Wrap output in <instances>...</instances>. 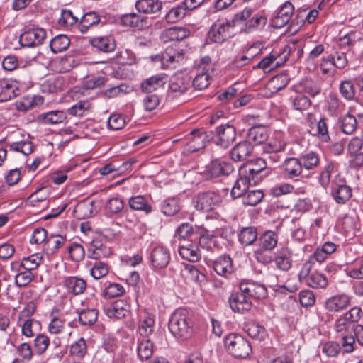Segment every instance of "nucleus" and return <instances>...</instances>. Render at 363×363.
Listing matches in <instances>:
<instances>
[{
	"mask_svg": "<svg viewBox=\"0 0 363 363\" xmlns=\"http://www.w3.org/2000/svg\"><path fill=\"white\" fill-rule=\"evenodd\" d=\"M253 145L247 140H243L237 143L230 152V159L235 162H245L252 155Z\"/></svg>",
	"mask_w": 363,
	"mask_h": 363,
	"instance_id": "obj_15",
	"label": "nucleus"
},
{
	"mask_svg": "<svg viewBox=\"0 0 363 363\" xmlns=\"http://www.w3.org/2000/svg\"><path fill=\"white\" fill-rule=\"evenodd\" d=\"M257 230L255 227L242 228L238 233V240L244 246L252 245L257 240Z\"/></svg>",
	"mask_w": 363,
	"mask_h": 363,
	"instance_id": "obj_38",
	"label": "nucleus"
},
{
	"mask_svg": "<svg viewBox=\"0 0 363 363\" xmlns=\"http://www.w3.org/2000/svg\"><path fill=\"white\" fill-rule=\"evenodd\" d=\"M191 78L187 74L177 73L174 74L169 79V91L179 96L185 94L190 88Z\"/></svg>",
	"mask_w": 363,
	"mask_h": 363,
	"instance_id": "obj_11",
	"label": "nucleus"
},
{
	"mask_svg": "<svg viewBox=\"0 0 363 363\" xmlns=\"http://www.w3.org/2000/svg\"><path fill=\"white\" fill-rule=\"evenodd\" d=\"M186 11H188L181 2L167 13L166 19L169 23H175L182 19L185 16Z\"/></svg>",
	"mask_w": 363,
	"mask_h": 363,
	"instance_id": "obj_59",
	"label": "nucleus"
},
{
	"mask_svg": "<svg viewBox=\"0 0 363 363\" xmlns=\"http://www.w3.org/2000/svg\"><path fill=\"white\" fill-rule=\"evenodd\" d=\"M42 259L43 256L39 253H35L27 257H23L19 267L32 271L39 266Z\"/></svg>",
	"mask_w": 363,
	"mask_h": 363,
	"instance_id": "obj_60",
	"label": "nucleus"
},
{
	"mask_svg": "<svg viewBox=\"0 0 363 363\" xmlns=\"http://www.w3.org/2000/svg\"><path fill=\"white\" fill-rule=\"evenodd\" d=\"M235 138V128L232 125L225 123L216 128L212 141L216 146L226 149L233 143Z\"/></svg>",
	"mask_w": 363,
	"mask_h": 363,
	"instance_id": "obj_6",
	"label": "nucleus"
},
{
	"mask_svg": "<svg viewBox=\"0 0 363 363\" xmlns=\"http://www.w3.org/2000/svg\"><path fill=\"white\" fill-rule=\"evenodd\" d=\"M104 313L110 318L121 319L130 313V305L127 301L118 299L104 307Z\"/></svg>",
	"mask_w": 363,
	"mask_h": 363,
	"instance_id": "obj_17",
	"label": "nucleus"
},
{
	"mask_svg": "<svg viewBox=\"0 0 363 363\" xmlns=\"http://www.w3.org/2000/svg\"><path fill=\"white\" fill-rule=\"evenodd\" d=\"M69 45V38L62 34L55 36L50 42V48L53 53H59L66 50Z\"/></svg>",
	"mask_w": 363,
	"mask_h": 363,
	"instance_id": "obj_42",
	"label": "nucleus"
},
{
	"mask_svg": "<svg viewBox=\"0 0 363 363\" xmlns=\"http://www.w3.org/2000/svg\"><path fill=\"white\" fill-rule=\"evenodd\" d=\"M302 165L298 158L290 157L284 160L283 171L284 175L289 179L300 176L302 173Z\"/></svg>",
	"mask_w": 363,
	"mask_h": 363,
	"instance_id": "obj_26",
	"label": "nucleus"
},
{
	"mask_svg": "<svg viewBox=\"0 0 363 363\" xmlns=\"http://www.w3.org/2000/svg\"><path fill=\"white\" fill-rule=\"evenodd\" d=\"M310 263H304L298 273L300 281H304L308 286L313 289H325L328 285L325 275L318 271L311 272Z\"/></svg>",
	"mask_w": 363,
	"mask_h": 363,
	"instance_id": "obj_5",
	"label": "nucleus"
},
{
	"mask_svg": "<svg viewBox=\"0 0 363 363\" xmlns=\"http://www.w3.org/2000/svg\"><path fill=\"white\" fill-rule=\"evenodd\" d=\"M66 113L62 111H52L41 113L38 116V120L45 124H58L66 119Z\"/></svg>",
	"mask_w": 363,
	"mask_h": 363,
	"instance_id": "obj_40",
	"label": "nucleus"
},
{
	"mask_svg": "<svg viewBox=\"0 0 363 363\" xmlns=\"http://www.w3.org/2000/svg\"><path fill=\"white\" fill-rule=\"evenodd\" d=\"M258 241L262 250L272 251L277 245L278 235L274 231L267 230L260 235Z\"/></svg>",
	"mask_w": 363,
	"mask_h": 363,
	"instance_id": "obj_34",
	"label": "nucleus"
},
{
	"mask_svg": "<svg viewBox=\"0 0 363 363\" xmlns=\"http://www.w3.org/2000/svg\"><path fill=\"white\" fill-rule=\"evenodd\" d=\"M213 267L218 275L227 277L233 272L232 259L228 255L220 256L214 261Z\"/></svg>",
	"mask_w": 363,
	"mask_h": 363,
	"instance_id": "obj_28",
	"label": "nucleus"
},
{
	"mask_svg": "<svg viewBox=\"0 0 363 363\" xmlns=\"http://www.w3.org/2000/svg\"><path fill=\"white\" fill-rule=\"evenodd\" d=\"M269 131L264 127L257 126L251 128L247 135V140L251 144L259 145L267 140Z\"/></svg>",
	"mask_w": 363,
	"mask_h": 363,
	"instance_id": "obj_33",
	"label": "nucleus"
},
{
	"mask_svg": "<svg viewBox=\"0 0 363 363\" xmlns=\"http://www.w3.org/2000/svg\"><path fill=\"white\" fill-rule=\"evenodd\" d=\"M160 208L164 215L174 216L180 210L179 199L177 197L167 198L160 203Z\"/></svg>",
	"mask_w": 363,
	"mask_h": 363,
	"instance_id": "obj_37",
	"label": "nucleus"
},
{
	"mask_svg": "<svg viewBox=\"0 0 363 363\" xmlns=\"http://www.w3.org/2000/svg\"><path fill=\"white\" fill-rule=\"evenodd\" d=\"M228 302L230 308L240 313L249 311L252 308V302L247 295L242 291L233 293L229 297Z\"/></svg>",
	"mask_w": 363,
	"mask_h": 363,
	"instance_id": "obj_14",
	"label": "nucleus"
},
{
	"mask_svg": "<svg viewBox=\"0 0 363 363\" xmlns=\"http://www.w3.org/2000/svg\"><path fill=\"white\" fill-rule=\"evenodd\" d=\"M179 253L183 259L191 262L199 261L201 257L198 245L193 242L179 245Z\"/></svg>",
	"mask_w": 363,
	"mask_h": 363,
	"instance_id": "obj_23",
	"label": "nucleus"
},
{
	"mask_svg": "<svg viewBox=\"0 0 363 363\" xmlns=\"http://www.w3.org/2000/svg\"><path fill=\"white\" fill-rule=\"evenodd\" d=\"M67 291L75 296L82 294L86 289V282L77 277H67L63 281Z\"/></svg>",
	"mask_w": 363,
	"mask_h": 363,
	"instance_id": "obj_24",
	"label": "nucleus"
},
{
	"mask_svg": "<svg viewBox=\"0 0 363 363\" xmlns=\"http://www.w3.org/2000/svg\"><path fill=\"white\" fill-rule=\"evenodd\" d=\"M245 330L251 337L258 340H263L267 336L264 328L255 321L247 323Z\"/></svg>",
	"mask_w": 363,
	"mask_h": 363,
	"instance_id": "obj_50",
	"label": "nucleus"
},
{
	"mask_svg": "<svg viewBox=\"0 0 363 363\" xmlns=\"http://www.w3.org/2000/svg\"><path fill=\"white\" fill-rule=\"evenodd\" d=\"M294 8L289 1L284 2L277 11L276 15L272 20V25L276 28L286 26L291 18Z\"/></svg>",
	"mask_w": 363,
	"mask_h": 363,
	"instance_id": "obj_12",
	"label": "nucleus"
},
{
	"mask_svg": "<svg viewBox=\"0 0 363 363\" xmlns=\"http://www.w3.org/2000/svg\"><path fill=\"white\" fill-rule=\"evenodd\" d=\"M91 44L99 51L104 52H111L116 49L115 40L108 36H99L91 40Z\"/></svg>",
	"mask_w": 363,
	"mask_h": 363,
	"instance_id": "obj_31",
	"label": "nucleus"
},
{
	"mask_svg": "<svg viewBox=\"0 0 363 363\" xmlns=\"http://www.w3.org/2000/svg\"><path fill=\"white\" fill-rule=\"evenodd\" d=\"M293 250L288 246H282L277 250L273 261L275 267L284 272H289L293 264Z\"/></svg>",
	"mask_w": 363,
	"mask_h": 363,
	"instance_id": "obj_10",
	"label": "nucleus"
},
{
	"mask_svg": "<svg viewBox=\"0 0 363 363\" xmlns=\"http://www.w3.org/2000/svg\"><path fill=\"white\" fill-rule=\"evenodd\" d=\"M329 119L325 116L320 117L318 119V123L315 125L312 130L311 135L318 138L323 143H328L330 141V136L328 130Z\"/></svg>",
	"mask_w": 363,
	"mask_h": 363,
	"instance_id": "obj_27",
	"label": "nucleus"
},
{
	"mask_svg": "<svg viewBox=\"0 0 363 363\" xmlns=\"http://www.w3.org/2000/svg\"><path fill=\"white\" fill-rule=\"evenodd\" d=\"M240 291L245 293L247 296L255 299H264L267 296V289L263 284L254 281H241L239 286Z\"/></svg>",
	"mask_w": 363,
	"mask_h": 363,
	"instance_id": "obj_13",
	"label": "nucleus"
},
{
	"mask_svg": "<svg viewBox=\"0 0 363 363\" xmlns=\"http://www.w3.org/2000/svg\"><path fill=\"white\" fill-rule=\"evenodd\" d=\"M100 21L99 16L94 11L85 13L81 18L78 25L79 29L82 33H86L88 29Z\"/></svg>",
	"mask_w": 363,
	"mask_h": 363,
	"instance_id": "obj_47",
	"label": "nucleus"
},
{
	"mask_svg": "<svg viewBox=\"0 0 363 363\" xmlns=\"http://www.w3.org/2000/svg\"><path fill=\"white\" fill-rule=\"evenodd\" d=\"M121 21L125 26L142 28L144 18L135 13H129L123 15Z\"/></svg>",
	"mask_w": 363,
	"mask_h": 363,
	"instance_id": "obj_55",
	"label": "nucleus"
},
{
	"mask_svg": "<svg viewBox=\"0 0 363 363\" xmlns=\"http://www.w3.org/2000/svg\"><path fill=\"white\" fill-rule=\"evenodd\" d=\"M335 167V163L332 160H326L323 169L321 171L318 182L322 187L326 189L330 182L331 174Z\"/></svg>",
	"mask_w": 363,
	"mask_h": 363,
	"instance_id": "obj_46",
	"label": "nucleus"
},
{
	"mask_svg": "<svg viewBox=\"0 0 363 363\" xmlns=\"http://www.w3.org/2000/svg\"><path fill=\"white\" fill-rule=\"evenodd\" d=\"M338 124L341 130L347 135L352 134L357 127L356 118L350 113L340 116L338 118Z\"/></svg>",
	"mask_w": 363,
	"mask_h": 363,
	"instance_id": "obj_39",
	"label": "nucleus"
},
{
	"mask_svg": "<svg viewBox=\"0 0 363 363\" xmlns=\"http://www.w3.org/2000/svg\"><path fill=\"white\" fill-rule=\"evenodd\" d=\"M225 346L233 357L245 359L252 352L250 342L242 336L235 333H231L225 338Z\"/></svg>",
	"mask_w": 363,
	"mask_h": 363,
	"instance_id": "obj_2",
	"label": "nucleus"
},
{
	"mask_svg": "<svg viewBox=\"0 0 363 363\" xmlns=\"http://www.w3.org/2000/svg\"><path fill=\"white\" fill-rule=\"evenodd\" d=\"M206 133L202 130L194 129L187 136L186 150L190 152H196L206 146Z\"/></svg>",
	"mask_w": 363,
	"mask_h": 363,
	"instance_id": "obj_16",
	"label": "nucleus"
},
{
	"mask_svg": "<svg viewBox=\"0 0 363 363\" xmlns=\"http://www.w3.org/2000/svg\"><path fill=\"white\" fill-rule=\"evenodd\" d=\"M170 260L169 250L162 246L152 249L150 253V261L155 268L162 269L167 266Z\"/></svg>",
	"mask_w": 363,
	"mask_h": 363,
	"instance_id": "obj_18",
	"label": "nucleus"
},
{
	"mask_svg": "<svg viewBox=\"0 0 363 363\" xmlns=\"http://www.w3.org/2000/svg\"><path fill=\"white\" fill-rule=\"evenodd\" d=\"M46 35V30L42 28L28 29L21 35L19 43L23 47H38L43 43Z\"/></svg>",
	"mask_w": 363,
	"mask_h": 363,
	"instance_id": "obj_8",
	"label": "nucleus"
},
{
	"mask_svg": "<svg viewBox=\"0 0 363 363\" xmlns=\"http://www.w3.org/2000/svg\"><path fill=\"white\" fill-rule=\"evenodd\" d=\"M164 33L172 41H180L189 35L188 30L181 27H172L166 30Z\"/></svg>",
	"mask_w": 363,
	"mask_h": 363,
	"instance_id": "obj_63",
	"label": "nucleus"
},
{
	"mask_svg": "<svg viewBox=\"0 0 363 363\" xmlns=\"http://www.w3.org/2000/svg\"><path fill=\"white\" fill-rule=\"evenodd\" d=\"M16 84L8 79H0V103L10 101L20 95Z\"/></svg>",
	"mask_w": 363,
	"mask_h": 363,
	"instance_id": "obj_20",
	"label": "nucleus"
},
{
	"mask_svg": "<svg viewBox=\"0 0 363 363\" xmlns=\"http://www.w3.org/2000/svg\"><path fill=\"white\" fill-rule=\"evenodd\" d=\"M292 108L296 111H305L311 106L309 98L301 93L296 94L290 99Z\"/></svg>",
	"mask_w": 363,
	"mask_h": 363,
	"instance_id": "obj_53",
	"label": "nucleus"
},
{
	"mask_svg": "<svg viewBox=\"0 0 363 363\" xmlns=\"http://www.w3.org/2000/svg\"><path fill=\"white\" fill-rule=\"evenodd\" d=\"M242 197L245 206H255L262 201L264 194L261 190H248Z\"/></svg>",
	"mask_w": 363,
	"mask_h": 363,
	"instance_id": "obj_54",
	"label": "nucleus"
},
{
	"mask_svg": "<svg viewBox=\"0 0 363 363\" xmlns=\"http://www.w3.org/2000/svg\"><path fill=\"white\" fill-rule=\"evenodd\" d=\"M166 81L167 75L165 74H158L144 81L141 84V88L143 91L150 93L162 86Z\"/></svg>",
	"mask_w": 363,
	"mask_h": 363,
	"instance_id": "obj_32",
	"label": "nucleus"
},
{
	"mask_svg": "<svg viewBox=\"0 0 363 363\" xmlns=\"http://www.w3.org/2000/svg\"><path fill=\"white\" fill-rule=\"evenodd\" d=\"M233 172L234 167L230 162L215 159L206 166L204 174L208 178H216L228 176Z\"/></svg>",
	"mask_w": 363,
	"mask_h": 363,
	"instance_id": "obj_9",
	"label": "nucleus"
},
{
	"mask_svg": "<svg viewBox=\"0 0 363 363\" xmlns=\"http://www.w3.org/2000/svg\"><path fill=\"white\" fill-rule=\"evenodd\" d=\"M347 264H354V266L347 271V275L356 279H363V255L354 259H349Z\"/></svg>",
	"mask_w": 363,
	"mask_h": 363,
	"instance_id": "obj_51",
	"label": "nucleus"
},
{
	"mask_svg": "<svg viewBox=\"0 0 363 363\" xmlns=\"http://www.w3.org/2000/svg\"><path fill=\"white\" fill-rule=\"evenodd\" d=\"M298 159L302 167L307 170L315 169L320 163L318 155L313 151L301 155Z\"/></svg>",
	"mask_w": 363,
	"mask_h": 363,
	"instance_id": "obj_43",
	"label": "nucleus"
},
{
	"mask_svg": "<svg viewBox=\"0 0 363 363\" xmlns=\"http://www.w3.org/2000/svg\"><path fill=\"white\" fill-rule=\"evenodd\" d=\"M193 325L189 311L181 308L176 309L172 314L168 328L174 337L187 340L193 334Z\"/></svg>",
	"mask_w": 363,
	"mask_h": 363,
	"instance_id": "obj_1",
	"label": "nucleus"
},
{
	"mask_svg": "<svg viewBox=\"0 0 363 363\" xmlns=\"http://www.w3.org/2000/svg\"><path fill=\"white\" fill-rule=\"evenodd\" d=\"M70 354L79 359L84 358L87 354V345L84 338L80 337L70 345Z\"/></svg>",
	"mask_w": 363,
	"mask_h": 363,
	"instance_id": "obj_56",
	"label": "nucleus"
},
{
	"mask_svg": "<svg viewBox=\"0 0 363 363\" xmlns=\"http://www.w3.org/2000/svg\"><path fill=\"white\" fill-rule=\"evenodd\" d=\"M130 91V87L125 84H121L118 86H114L104 90L102 94L107 98H114L123 96Z\"/></svg>",
	"mask_w": 363,
	"mask_h": 363,
	"instance_id": "obj_64",
	"label": "nucleus"
},
{
	"mask_svg": "<svg viewBox=\"0 0 363 363\" xmlns=\"http://www.w3.org/2000/svg\"><path fill=\"white\" fill-rule=\"evenodd\" d=\"M362 38V34L357 30H352L338 40L339 45L343 48L350 49Z\"/></svg>",
	"mask_w": 363,
	"mask_h": 363,
	"instance_id": "obj_44",
	"label": "nucleus"
},
{
	"mask_svg": "<svg viewBox=\"0 0 363 363\" xmlns=\"http://www.w3.org/2000/svg\"><path fill=\"white\" fill-rule=\"evenodd\" d=\"M123 208L124 202L123 199L118 197L109 199L104 205L105 213L108 217L118 214Z\"/></svg>",
	"mask_w": 363,
	"mask_h": 363,
	"instance_id": "obj_41",
	"label": "nucleus"
},
{
	"mask_svg": "<svg viewBox=\"0 0 363 363\" xmlns=\"http://www.w3.org/2000/svg\"><path fill=\"white\" fill-rule=\"evenodd\" d=\"M252 184V180L247 176L246 171L239 169V177L231 189V196L233 199L242 197Z\"/></svg>",
	"mask_w": 363,
	"mask_h": 363,
	"instance_id": "obj_21",
	"label": "nucleus"
},
{
	"mask_svg": "<svg viewBox=\"0 0 363 363\" xmlns=\"http://www.w3.org/2000/svg\"><path fill=\"white\" fill-rule=\"evenodd\" d=\"M298 89L299 91L308 94L311 97H315L321 91L320 86L311 79H303L300 82Z\"/></svg>",
	"mask_w": 363,
	"mask_h": 363,
	"instance_id": "obj_49",
	"label": "nucleus"
},
{
	"mask_svg": "<svg viewBox=\"0 0 363 363\" xmlns=\"http://www.w3.org/2000/svg\"><path fill=\"white\" fill-rule=\"evenodd\" d=\"M286 143L281 138H275L270 140L267 144L263 147L264 152H284L286 148Z\"/></svg>",
	"mask_w": 363,
	"mask_h": 363,
	"instance_id": "obj_61",
	"label": "nucleus"
},
{
	"mask_svg": "<svg viewBox=\"0 0 363 363\" xmlns=\"http://www.w3.org/2000/svg\"><path fill=\"white\" fill-rule=\"evenodd\" d=\"M222 202L221 196L211 191L198 194L196 196L195 208L196 210L208 212L219 206Z\"/></svg>",
	"mask_w": 363,
	"mask_h": 363,
	"instance_id": "obj_7",
	"label": "nucleus"
},
{
	"mask_svg": "<svg viewBox=\"0 0 363 363\" xmlns=\"http://www.w3.org/2000/svg\"><path fill=\"white\" fill-rule=\"evenodd\" d=\"M341 335L340 350H342L344 353H351L357 349L355 337L352 334H344Z\"/></svg>",
	"mask_w": 363,
	"mask_h": 363,
	"instance_id": "obj_62",
	"label": "nucleus"
},
{
	"mask_svg": "<svg viewBox=\"0 0 363 363\" xmlns=\"http://www.w3.org/2000/svg\"><path fill=\"white\" fill-rule=\"evenodd\" d=\"M265 160L261 158L257 160L256 163L252 166L243 165L240 167V169H245L246 171L247 176L252 180L253 184H257L262 179L263 175L262 173L265 170Z\"/></svg>",
	"mask_w": 363,
	"mask_h": 363,
	"instance_id": "obj_22",
	"label": "nucleus"
},
{
	"mask_svg": "<svg viewBox=\"0 0 363 363\" xmlns=\"http://www.w3.org/2000/svg\"><path fill=\"white\" fill-rule=\"evenodd\" d=\"M98 311L95 308L82 310L78 316L80 324L83 326H91L97 320Z\"/></svg>",
	"mask_w": 363,
	"mask_h": 363,
	"instance_id": "obj_52",
	"label": "nucleus"
},
{
	"mask_svg": "<svg viewBox=\"0 0 363 363\" xmlns=\"http://www.w3.org/2000/svg\"><path fill=\"white\" fill-rule=\"evenodd\" d=\"M135 7L141 13H156L161 10L162 3L159 0H138Z\"/></svg>",
	"mask_w": 363,
	"mask_h": 363,
	"instance_id": "obj_36",
	"label": "nucleus"
},
{
	"mask_svg": "<svg viewBox=\"0 0 363 363\" xmlns=\"http://www.w3.org/2000/svg\"><path fill=\"white\" fill-rule=\"evenodd\" d=\"M211 72H209V68H203V71H201V73H198L193 81H191V84L193 86L198 90H202L207 88L210 84Z\"/></svg>",
	"mask_w": 363,
	"mask_h": 363,
	"instance_id": "obj_48",
	"label": "nucleus"
},
{
	"mask_svg": "<svg viewBox=\"0 0 363 363\" xmlns=\"http://www.w3.org/2000/svg\"><path fill=\"white\" fill-rule=\"evenodd\" d=\"M21 321L22 334L27 337H31L35 335L39 328L40 323L34 319L30 318L22 320Z\"/></svg>",
	"mask_w": 363,
	"mask_h": 363,
	"instance_id": "obj_57",
	"label": "nucleus"
},
{
	"mask_svg": "<svg viewBox=\"0 0 363 363\" xmlns=\"http://www.w3.org/2000/svg\"><path fill=\"white\" fill-rule=\"evenodd\" d=\"M154 352V345L150 338L143 337L138 339L137 345V354L139 359L142 362L150 359Z\"/></svg>",
	"mask_w": 363,
	"mask_h": 363,
	"instance_id": "obj_25",
	"label": "nucleus"
},
{
	"mask_svg": "<svg viewBox=\"0 0 363 363\" xmlns=\"http://www.w3.org/2000/svg\"><path fill=\"white\" fill-rule=\"evenodd\" d=\"M155 325L154 315L148 312L144 311L140 314V320L138 327L140 335L147 337L153 332Z\"/></svg>",
	"mask_w": 363,
	"mask_h": 363,
	"instance_id": "obj_29",
	"label": "nucleus"
},
{
	"mask_svg": "<svg viewBox=\"0 0 363 363\" xmlns=\"http://www.w3.org/2000/svg\"><path fill=\"white\" fill-rule=\"evenodd\" d=\"M234 28L233 21L225 18L216 20L211 26L208 33L209 39L216 43H222L231 37V32Z\"/></svg>",
	"mask_w": 363,
	"mask_h": 363,
	"instance_id": "obj_4",
	"label": "nucleus"
},
{
	"mask_svg": "<svg viewBox=\"0 0 363 363\" xmlns=\"http://www.w3.org/2000/svg\"><path fill=\"white\" fill-rule=\"evenodd\" d=\"M23 270L18 269L15 276V283L19 287H23L28 285L34 279V274L30 269L22 268Z\"/></svg>",
	"mask_w": 363,
	"mask_h": 363,
	"instance_id": "obj_58",
	"label": "nucleus"
},
{
	"mask_svg": "<svg viewBox=\"0 0 363 363\" xmlns=\"http://www.w3.org/2000/svg\"><path fill=\"white\" fill-rule=\"evenodd\" d=\"M351 297L345 294L333 296L325 301V308L330 312H339L350 306Z\"/></svg>",
	"mask_w": 363,
	"mask_h": 363,
	"instance_id": "obj_19",
	"label": "nucleus"
},
{
	"mask_svg": "<svg viewBox=\"0 0 363 363\" xmlns=\"http://www.w3.org/2000/svg\"><path fill=\"white\" fill-rule=\"evenodd\" d=\"M362 315V310L354 306L340 315L335 321L333 328L335 333L344 335L350 329L354 330L355 324L359 322Z\"/></svg>",
	"mask_w": 363,
	"mask_h": 363,
	"instance_id": "obj_3",
	"label": "nucleus"
},
{
	"mask_svg": "<svg viewBox=\"0 0 363 363\" xmlns=\"http://www.w3.org/2000/svg\"><path fill=\"white\" fill-rule=\"evenodd\" d=\"M331 195L336 203L344 204L352 197V189L346 184L333 186Z\"/></svg>",
	"mask_w": 363,
	"mask_h": 363,
	"instance_id": "obj_30",
	"label": "nucleus"
},
{
	"mask_svg": "<svg viewBox=\"0 0 363 363\" xmlns=\"http://www.w3.org/2000/svg\"><path fill=\"white\" fill-rule=\"evenodd\" d=\"M65 238L63 236L58 234H51L46 240L44 250L47 252V254H53L65 244Z\"/></svg>",
	"mask_w": 363,
	"mask_h": 363,
	"instance_id": "obj_45",
	"label": "nucleus"
},
{
	"mask_svg": "<svg viewBox=\"0 0 363 363\" xmlns=\"http://www.w3.org/2000/svg\"><path fill=\"white\" fill-rule=\"evenodd\" d=\"M128 204L133 211H142L145 215L152 211V207L144 196H135L129 199Z\"/></svg>",
	"mask_w": 363,
	"mask_h": 363,
	"instance_id": "obj_35",
	"label": "nucleus"
}]
</instances>
